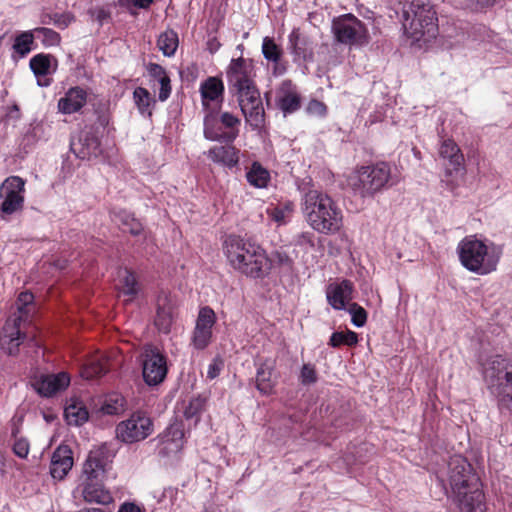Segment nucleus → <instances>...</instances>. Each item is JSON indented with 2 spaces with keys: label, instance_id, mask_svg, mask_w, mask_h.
<instances>
[{
  "label": "nucleus",
  "instance_id": "1",
  "mask_svg": "<svg viewBox=\"0 0 512 512\" xmlns=\"http://www.w3.org/2000/svg\"><path fill=\"white\" fill-rule=\"evenodd\" d=\"M223 252L229 266L248 278L264 279L272 269V260L257 243L236 235H229L223 243Z\"/></svg>",
  "mask_w": 512,
  "mask_h": 512
},
{
  "label": "nucleus",
  "instance_id": "2",
  "mask_svg": "<svg viewBox=\"0 0 512 512\" xmlns=\"http://www.w3.org/2000/svg\"><path fill=\"white\" fill-rule=\"evenodd\" d=\"M302 211L309 226L316 232L332 235L343 227V213L326 193L308 190L303 197Z\"/></svg>",
  "mask_w": 512,
  "mask_h": 512
},
{
  "label": "nucleus",
  "instance_id": "3",
  "mask_svg": "<svg viewBox=\"0 0 512 512\" xmlns=\"http://www.w3.org/2000/svg\"><path fill=\"white\" fill-rule=\"evenodd\" d=\"M403 28L411 45L422 48L438 35L436 11L429 0H411L403 8Z\"/></svg>",
  "mask_w": 512,
  "mask_h": 512
},
{
  "label": "nucleus",
  "instance_id": "4",
  "mask_svg": "<svg viewBox=\"0 0 512 512\" xmlns=\"http://www.w3.org/2000/svg\"><path fill=\"white\" fill-rule=\"evenodd\" d=\"M449 484L455 501L461 509L472 511L483 500L479 479L472 473V467L461 456H454L449 462Z\"/></svg>",
  "mask_w": 512,
  "mask_h": 512
},
{
  "label": "nucleus",
  "instance_id": "5",
  "mask_svg": "<svg viewBox=\"0 0 512 512\" xmlns=\"http://www.w3.org/2000/svg\"><path fill=\"white\" fill-rule=\"evenodd\" d=\"M460 263L468 271L487 275L496 271L502 251L499 247L478 239L475 235L464 237L457 246Z\"/></svg>",
  "mask_w": 512,
  "mask_h": 512
},
{
  "label": "nucleus",
  "instance_id": "6",
  "mask_svg": "<svg viewBox=\"0 0 512 512\" xmlns=\"http://www.w3.org/2000/svg\"><path fill=\"white\" fill-rule=\"evenodd\" d=\"M16 310L7 318L0 339L1 348L9 355H15L26 339L25 328L35 313L34 295L21 292L15 302Z\"/></svg>",
  "mask_w": 512,
  "mask_h": 512
},
{
  "label": "nucleus",
  "instance_id": "7",
  "mask_svg": "<svg viewBox=\"0 0 512 512\" xmlns=\"http://www.w3.org/2000/svg\"><path fill=\"white\" fill-rule=\"evenodd\" d=\"M482 374L499 408L512 411V359L493 356L482 365Z\"/></svg>",
  "mask_w": 512,
  "mask_h": 512
},
{
  "label": "nucleus",
  "instance_id": "8",
  "mask_svg": "<svg viewBox=\"0 0 512 512\" xmlns=\"http://www.w3.org/2000/svg\"><path fill=\"white\" fill-rule=\"evenodd\" d=\"M391 178V167L387 162L357 168L348 178V185L354 195L373 198L382 191Z\"/></svg>",
  "mask_w": 512,
  "mask_h": 512
},
{
  "label": "nucleus",
  "instance_id": "9",
  "mask_svg": "<svg viewBox=\"0 0 512 512\" xmlns=\"http://www.w3.org/2000/svg\"><path fill=\"white\" fill-rule=\"evenodd\" d=\"M204 137L210 141L233 142L239 135L241 120L230 112L209 111L204 116Z\"/></svg>",
  "mask_w": 512,
  "mask_h": 512
},
{
  "label": "nucleus",
  "instance_id": "10",
  "mask_svg": "<svg viewBox=\"0 0 512 512\" xmlns=\"http://www.w3.org/2000/svg\"><path fill=\"white\" fill-rule=\"evenodd\" d=\"M154 432L152 418L143 411L132 413L127 419L116 426V438L125 444H133L145 440Z\"/></svg>",
  "mask_w": 512,
  "mask_h": 512
},
{
  "label": "nucleus",
  "instance_id": "11",
  "mask_svg": "<svg viewBox=\"0 0 512 512\" xmlns=\"http://www.w3.org/2000/svg\"><path fill=\"white\" fill-rule=\"evenodd\" d=\"M332 30L337 42L348 46H363L369 42L365 24L353 14L334 19Z\"/></svg>",
  "mask_w": 512,
  "mask_h": 512
},
{
  "label": "nucleus",
  "instance_id": "12",
  "mask_svg": "<svg viewBox=\"0 0 512 512\" xmlns=\"http://www.w3.org/2000/svg\"><path fill=\"white\" fill-rule=\"evenodd\" d=\"M439 154L443 159L448 160L442 182L452 191L459 185V181L464 176V156L458 145L451 139L442 142Z\"/></svg>",
  "mask_w": 512,
  "mask_h": 512
},
{
  "label": "nucleus",
  "instance_id": "13",
  "mask_svg": "<svg viewBox=\"0 0 512 512\" xmlns=\"http://www.w3.org/2000/svg\"><path fill=\"white\" fill-rule=\"evenodd\" d=\"M168 373L167 357L155 346L146 345L142 353V375L149 386L161 384Z\"/></svg>",
  "mask_w": 512,
  "mask_h": 512
},
{
  "label": "nucleus",
  "instance_id": "14",
  "mask_svg": "<svg viewBox=\"0 0 512 512\" xmlns=\"http://www.w3.org/2000/svg\"><path fill=\"white\" fill-rule=\"evenodd\" d=\"M25 180L19 176H10L0 185V198L3 199L0 205V215H6L21 210L24 205Z\"/></svg>",
  "mask_w": 512,
  "mask_h": 512
},
{
  "label": "nucleus",
  "instance_id": "15",
  "mask_svg": "<svg viewBox=\"0 0 512 512\" xmlns=\"http://www.w3.org/2000/svg\"><path fill=\"white\" fill-rule=\"evenodd\" d=\"M216 320V314L209 306L202 307L199 310L191 336V345L194 349L201 351L211 344Z\"/></svg>",
  "mask_w": 512,
  "mask_h": 512
},
{
  "label": "nucleus",
  "instance_id": "16",
  "mask_svg": "<svg viewBox=\"0 0 512 512\" xmlns=\"http://www.w3.org/2000/svg\"><path fill=\"white\" fill-rule=\"evenodd\" d=\"M157 453L162 457L176 456L184 447L185 432L182 421L175 420L157 437Z\"/></svg>",
  "mask_w": 512,
  "mask_h": 512
},
{
  "label": "nucleus",
  "instance_id": "17",
  "mask_svg": "<svg viewBox=\"0 0 512 512\" xmlns=\"http://www.w3.org/2000/svg\"><path fill=\"white\" fill-rule=\"evenodd\" d=\"M115 456L109 445L102 444L90 451L84 463L83 472L88 480H101L110 469L109 465Z\"/></svg>",
  "mask_w": 512,
  "mask_h": 512
},
{
  "label": "nucleus",
  "instance_id": "18",
  "mask_svg": "<svg viewBox=\"0 0 512 512\" xmlns=\"http://www.w3.org/2000/svg\"><path fill=\"white\" fill-rule=\"evenodd\" d=\"M177 301L166 292H160L156 300L154 325L159 332L168 334L177 318Z\"/></svg>",
  "mask_w": 512,
  "mask_h": 512
},
{
  "label": "nucleus",
  "instance_id": "19",
  "mask_svg": "<svg viewBox=\"0 0 512 512\" xmlns=\"http://www.w3.org/2000/svg\"><path fill=\"white\" fill-rule=\"evenodd\" d=\"M199 92L205 114L209 111H219L224 96L222 79L215 76L208 77L200 84Z\"/></svg>",
  "mask_w": 512,
  "mask_h": 512
},
{
  "label": "nucleus",
  "instance_id": "20",
  "mask_svg": "<svg viewBox=\"0 0 512 512\" xmlns=\"http://www.w3.org/2000/svg\"><path fill=\"white\" fill-rule=\"evenodd\" d=\"M302 97L297 86L289 79L283 80L275 89V104L284 115L300 109Z\"/></svg>",
  "mask_w": 512,
  "mask_h": 512
},
{
  "label": "nucleus",
  "instance_id": "21",
  "mask_svg": "<svg viewBox=\"0 0 512 512\" xmlns=\"http://www.w3.org/2000/svg\"><path fill=\"white\" fill-rule=\"evenodd\" d=\"M253 76V65L250 60L242 57L232 59L227 70V80L234 91L255 85Z\"/></svg>",
  "mask_w": 512,
  "mask_h": 512
},
{
  "label": "nucleus",
  "instance_id": "22",
  "mask_svg": "<svg viewBox=\"0 0 512 512\" xmlns=\"http://www.w3.org/2000/svg\"><path fill=\"white\" fill-rule=\"evenodd\" d=\"M70 383V377L65 372L58 374H42L36 377L32 383L38 394L51 397L64 390Z\"/></svg>",
  "mask_w": 512,
  "mask_h": 512
},
{
  "label": "nucleus",
  "instance_id": "23",
  "mask_svg": "<svg viewBox=\"0 0 512 512\" xmlns=\"http://www.w3.org/2000/svg\"><path fill=\"white\" fill-rule=\"evenodd\" d=\"M354 285L350 280L343 279L339 282L330 283L326 288L328 303L335 310H345L347 304L352 300Z\"/></svg>",
  "mask_w": 512,
  "mask_h": 512
},
{
  "label": "nucleus",
  "instance_id": "24",
  "mask_svg": "<svg viewBox=\"0 0 512 512\" xmlns=\"http://www.w3.org/2000/svg\"><path fill=\"white\" fill-rule=\"evenodd\" d=\"M71 151L80 159H91L100 153V141L91 132L81 131L70 142Z\"/></svg>",
  "mask_w": 512,
  "mask_h": 512
},
{
  "label": "nucleus",
  "instance_id": "25",
  "mask_svg": "<svg viewBox=\"0 0 512 512\" xmlns=\"http://www.w3.org/2000/svg\"><path fill=\"white\" fill-rule=\"evenodd\" d=\"M288 48L294 55V61H312L313 47L308 37L303 36L298 28H294L288 36Z\"/></svg>",
  "mask_w": 512,
  "mask_h": 512
},
{
  "label": "nucleus",
  "instance_id": "26",
  "mask_svg": "<svg viewBox=\"0 0 512 512\" xmlns=\"http://www.w3.org/2000/svg\"><path fill=\"white\" fill-rule=\"evenodd\" d=\"M82 496L85 502L90 504L110 505L114 502L112 493L97 480H88L83 483Z\"/></svg>",
  "mask_w": 512,
  "mask_h": 512
},
{
  "label": "nucleus",
  "instance_id": "27",
  "mask_svg": "<svg viewBox=\"0 0 512 512\" xmlns=\"http://www.w3.org/2000/svg\"><path fill=\"white\" fill-rule=\"evenodd\" d=\"M73 466L72 452L68 446H59L52 455L50 474L54 479L62 480Z\"/></svg>",
  "mask_w": 512,
  "mask_h": 512
},
{
  "label": "nucleus",
  "instance_id": "28",
  "mask_svg": "<svg viewBox=\"0 0 512 512\" xmlns=\"http://www.w3.org/2000/svg\"><path fill=\"white\" fill-rule=\"evenodd\" d=\"M87 102V93L80 87L70 88L58 101V109L63 114L78 112Z\"/></svg>",
  "mask_w": 512,
  "mask_h": 512
},
{
  "label": "nucleus",
  "instance_id": "29",
  "mask_svg": "<svg viewBox=\"0 0 512 512\" xmlns=\"http://www.w3.org/2000/svg\"><path fill=\"white\" fill-rule=\"evenodd\" d=\"M207 156L213 162L228 168L235 167L239 162V150L231 145L214 146L209 149Z\"/></svg>",
  "mask_w": 512,
  "mask_h": 512
},
{
  "label": "nucleus",
  "instance_id": "30",
  "mask_svg": "<svg viewBox=\"0 0 512 512\" xmlns=\"http://www.w3.org/2000/svg\"><path fill=\"white\" fill-rule=\"evenodd\" d=\"M149 76L160 85L158 99L161 102L166 101L171 94V80L166 70L159 64L149 63L147 66Z\"/></svg>",
  "mask_w": 512,
  "mask_h": 512
},
{
  "label": "nucleus",
  "instance_id": "31",
  "mask_svg": "<svg viewBox=\"0 0 512 512\" xmlns=\"http://www.w3.org/2000/svg\"><path fill=\"white\" fill-rule=\"evenodd\" d=\"M112 220L119 225L124 232H129L135 236L139 235L143 230L140 221L125 210L113 211Z\"/></svg>",
  "mask_w": 512,
  "mask_h": 512
},
{
  "label": "nucleus",
  "instance_id": "32",
  "mask_svg": "<svg viewBox=\"0 0 512 512\" xmlns=\"http://www.w3.org/2000/svg\"><path fill=\"white\" fill-rule=\"evenodd\" d=\"M274 366L269 361L261 363L256 373V388L260 393L268 395L272 392L274 384L272 382Z\"/></svg>",
  "mask_w": 512,
  "mask_h": 512
},
{
  "label": "nucleus",
  "instance_id": "33",
  "mask_svg": "<svg viewBox=\"0 0 512 512\" xmlns=\"http://www.w3.org/2000/svg\"><path fill=\"white\" fill-rule=\"evenodd\" d=\"M108 371L107 361L103 356H95L89 359L81 369V376L91 380L104 375Z\"/></svg>",
  "mask_w": 512,
  "mask_h": 512
},
{
  "label": "nucleus",
  "instance_id": "34",
  "mask_svg": "<svg viewBox=\"0 0 512 512\" xmlns=\"http://www.w3.org/2000/svg\"><path fill=\"white\" fill-rule=\"evenodd\" d=\"M246 179L256 188H265L270 181V173L259 162H253L246 173Z\"/></svg>",
  "mask_w": 512,
  "mask_h": 512
},
{
  "label": "nucleus",
  "instance_id": "35",
  "mask_svg": "<svg viewBox=\"0 0 512 512\" xmlns=\"http://www.w3.org/2000/svg\"><path fill=\"white\" fill-rule=\"evenodd\" d=\"M178 45V34L172 29H168L161 33L157 40L159 50L167 57H171L175 54Z\"/></svg>",
  "mask_w": 512,
  "mask_h": 512
},
{
  "label": "nucleus",
  "instance_id": "36",
  "mask_svg": "<svg viewBox=\"0 0 512 512\" xmlns=\"http://www.w3.org/2000/svg\"><path fill=\"white\" fill-rule=\"evenodd\" d=\"M246 123L253 129H261L265 122V111L262 103L259 105H250L241 109Z\"/></svg>",
  "mask_w": 512,
  "mask_h": 512
},
{
  "label": "nucleus",
  "instance_id": "37",
  "mask_svg": "<svg viewBox=\"0 0 512 512\" xmlns=\"http://www.w3.org/2000/svg\"><path fill=\"white\" fill-rule=\"evenodd\" d=\"M64 415L69 425L79 426L88 420L87 409L78 402H72L66 406Z\"/></svg>",
  "mask_w": 512,
  "mask_h": 512
},
{
  "label": "nucleus",
  "instance_id": "38",
  "mask_svg": "<svg viewBox=\"0 0 512 512\" xmlns=\"http://www.w3.org/2000/svg\"><path fill=\"white\" fill-rule=\"evenodd\" d=\"M133 98L142 115H152V107L155 104V100L146 88L137 87L133 92Z\"/></svg>",
  "mask_w": 512,
  "mask_h": 512
},
{
  "label": "nucleus",
  "instance_id": "39",
  "mask_svg": "<svg viewBox=\"0 0 512 512\" xmlns=\"http://www.w3.org/2000/svg\"><path fill=\"white\" fill-rule=\"evenodd\" d=\"M52 60L55 58L51 55L37 54L30 59L29 65L37 77L46 76L52 71Z\"/></svg>",
  "mask_w": 512,
  "mask_h": 512
},
{
  "label": "nucleus",
  "instance_id": "40",
  "mask_svg": "<svg viewBox=\"0 0 512 512\" xmlns=\"http://www.w3.org/2000/svg\"><path fill=\"white\" fill-rule=\"evenodd\" d=\"M235 92L237 94L239 106L241 109L250 105H259V103H262L260 93L255 85L246 86V88H242L241 90Z\"/></svg>",
  "mask_w": 512,
  "mask_h": 512
},
{
  "label": "nucleus",
  "instance_id": "41",
  "mask_svg": "<svg viewBox=\"0 0 512 512\" xmlns=\"http://www.w3.org/2000/svg\"><path fill=\"white\" fill-rule=\"evenodd\" d=\"M358 343V335L354 331L346 330L344 332H334L330 336L328 345L337 348L341 345L349 347L355 346Z\"/></svg>",
  "mask_w": 512,
  "mask_h": 512
},
{
  "label": "nucleus",
  "instance_id": "42",
  "mask_svg": "<svg viewBox=\"0 0 512 512\" xmlns=\"http://www.w3.org/2000/svg\"><path fill=\"white\" fill-rule=\"evenodd\" d=\"M205 407V400L201 397L192 398L184 408V417L186 420H192L196 425L201 418V414Z\"/></svg>",
  "mask_w": 512,
  "mask_h": 512
},
{
  "label": "nucleus",
  "instance_id": "43",
  "mask_svg": "<svg viewBox=\"0 0 512 512\" xmlns=\"http://www.w3.org/2000/svg\"><path fill=\"white\" fill-rule=\"evenodd\" d=\"M33 39V33L30 31H25L17 35L13 44L14 52L21 57L26 56L31 51Z\"/></svg>",
  "mask_w": 512,
  "mask_h": 512
},
{
  "label": "nucleus",
  "instance_id": "44",
  "mask_svg": "<svg viewBox=\"0 0 512 512\" xmlns=\"http://www.w3.org/2000/svg\"><path fill=\"white\" fill-rule=\"evenodd\" d=\"M121 283V293L129 297L126 301H131L138 293V284L135 275L125 270Z\"/></svg>",
  "mask_w": 512,
  "mask_h": 512
},
{
  "label": "nucleus",
  "instance_id": "45",
  "mask_svg": "<svg viewBox=\"0 0 512 512\" xmlns=\"http://www.w3.org/2000/svg\"><path fill=\"white\" fill-rule=\"evenodd\" d=\"M262 53L268 61L278 63L281 57V49L270 37H265L262 43Z\"/></svg>",
  "mask_w": 512,
  "mask_h": 512
},
{
  "label": "nucleus",
  "instance_id": "46",
  "mask_svg": "<svg viewBox=\"0 0 512 512\" xmlns=\"http://www.w3.org/2000/svg\"><path fill=\"white\" fill-rule=\"evenodd\" d=\"M347 311L351 315V322L356 327H363L367 321V312L359 304L353 302L349 304Z\"/></svg>",
  "mask_w": 512,
  "mask_h": 512
},
{
  "label": "nucleus",
  "instance_id": "47",
  "mask_svg": "<svg viewBox=\"0 0 512 512\" xmlns=\"http://www.w3.org/2000/svg\"><path fill=\"white\" fill-rule=\"evenodd\" d=\"M34 32L38 36L43 37V43L45 45L53 46V45L59 44V42H60V35L56 31H54L50 28L39 27V28H36L34 30Z\"/></svg>",
  "mask_w": 512,
  "mask_h": 512
},
{
  "label": "nucleus",
  "instance_id": "48",
  "mask_svg": "<svg viewBox=\"0 0 512 512\" xmlns=\"http://www.w3.org/2000/svg\"><path fill=\"white\" fill-rule=\"evenodd\" d=\"M327 111V106L317 99L310 100L306 107V112L309 115L316 117H325L327 115Z\"/></svg>",
  "mask_w": 512,
  "mask_h": 512
},
{
  "label": "nucleus",
  "instance_id": "49",
  "mask_svg": "<svg viewBox=\"0 0 512 512\" xmlns=\"http://www.w3.org/2000/svg\"><path fill=\"white\" fill-rule=\"evenodd\" d=\"M300 381L303 385H310L317 381L316 370L311 364H304L300 372Z\"/></svg>",
  "mask_w": 512,
  "mask_h": 512
},
{
  "label": "nucleus",
  "instance_id": "50",
  "mask_svg": "<svg viewBox=\"0 0 512 512\" xmlns=\"http://www.w3.org/2000/svg\"><path fill=\"white\" fill-rule=\"evenodd\" d=\"M273 260L286 271H291L294 265L293 259L284 251H275L273 253Z\"/></svg>",
  "mask_w": 512,
  "mask_h": 512
},
{
  "label": "nucleus",
  "instance_id": "51",
  "mask_svg": "<svg viewBox=\"0 0 512 512\" xmlns=\"http://www.w3.org/2000/svg\"><path fill=\"white\" fill-rule=\"evenodd\" d=\"M124 399L118 395L114 398H110L103 407V410L107 414H117L123 409Z\"/></svg>",
  "mask_w": 512,
  "mask_h": 512
},
{
  "label": "nucleus",
  "instance_id": "52",
  "mask_svg": "<svg viewBox=\"0 0 512 512\" xmlns=\"http://www.w3.org/2000/svg\"><path fill=\"white\" fill-rule=\"evenodd\" d=\"M30 451V444L26 438H18L13 444V452L19 458H26Z\"/></svg>",
  "mask_w": 512,
  "mask_h": 512
},
{
  "label": "nucleus",
  "instance_id": "53",
  "mask_svg": "<svg viewBox=\"0 0 512 512\" xmlns=\"http://www.w3.org/2000/svg\"><path fill=\"white\" fill-rule=\"evenodd\" d=\"M294 243L296 246H299L302 248H312L315 245L314 244V234L309 231L302 232L295 237Z\"/></svg>",
  "mask_w": 512,
  "mask_h": 512
},
{
  "label": "nucleus",
  "instance_id": "54",
  "mask_svg": "<svg viewBox=\"0 0 512 512\" xmlns=\"http://www.w3.org/2000/svg\"><path fill=\"white\" fill-rule=\"evenodd\" d=\"M223 366V360L219 357H215L208 366L207 378L212 380L218 377L221 370L223 369Z\"/></svg>",
  "mask_w": 512,
  "mask_h": 512
},
{
  "label": "nucleus",
  "instance_id": "55",
  "mask_svg": "<svg viewBox=\"0 0 512 512\" xmlns=\"http://www.w3.org/2000/svg\"><path fill=\"white\" fill-rule=\"evenodd\" d=\"M118 512H144V510L134 503L125 502L120 505Z\"/></svg>",
  "mask_w": 512,
  "mask_h": 512
},
{
  "label": "nucleus",
  "instance_id": "56",
  "mask_svg": "<svg viewBox=\"0 0 512 512\" xmlns=\"http://www.w3.org/2000/svg\"><path fill=\"white\" fill-rule=\"evenodd\" d=\"M96 20L102 25L107 19L110 18V12L104 8H99L94 12Z\"/></svg>",
  "mask_w": 512,
  "mask_h": 512
},
{
  "label": "nucleus",
  "instance_id": "57",
  "mask_svg": "<svg viewBox=\"0 0 512 512\" xmlns=\"http://www.w3.org/2000/svg\"><path fill=\"white\" fill-rule=\"evenodd\" d=\"M220 47H221V43L219 42V40L216 37L210 38L207 41V50L211 54L216 53L220 49Z\"/></svg>",
  "mask_w": 512,
  "mask_h": 512
},
{
  "label": "nucleus",
  "instance_id": "58",
  "mask_svg": "<svg viewBox=\"0 0 512 512\" xmlns=\"http://www.w3.org/2000/svg\"><path fill=\"white\" fill-rule=\"evenodd\" d=\"M6 117H8L10 119L18 120L20 118L19 107L16 104L8 107V112L6 114Z\"/></svg>",
  "mask_w": 512,
  "mask_h": 512
},
{
  "label": "nucleus",
  "instance_id": "59",
  "mask_svg": "<svg viewBox=\"0 0 512 512\" xmlns=\"http://www.w3.org/2000/svg\"><path fill=\"white\" fill-rule=\"evenodd\" d=\"M154 0H132L133 5L137 8L147 9Z\"/></svg>",
  "mask_w": 512,
  "mask_h": 512
},
{
  "label": "nucleus",
  "instance_id": "60",
  "mask_svg": "<svg viewBox=\"0 0 512 512\" xmlns=\"http://www.w3.org/2000/svg\"><path fill=\"white\" fill-rule=\"evenodd\" d=\"M76 512H107L100 508H82Z\"/></svg>",
  "mask_w": 512,
  "mask_h": 512
},
{
  "label": "nucleus",
  "instance_id": "61",
  "mask_svg": "<svg viewBox=\"0 0 512 512\" xmlns=\"http://www.w3.org/2000/svg\"><path fill=\"white\" fill-rule=\"evenodd\" d=\"M99 122H100V124H101L102 126L107 125V124L109 123V118H108V116H107V115H101V116L99 117Z\"/></svg>",
  "mask_w": 512,
  "mask_h": 512
},
{
  "label": "nucleus",
  "instance_id": "62",
  "mask_svg": "<svg viewBox=\"0 0 512 512\" xmlns=\"http://www.w3.org/2000/svg\"><path fill=\"white\" fill-rule=\"evenodd\" d=\"M284 71H285L284 67H282V68H278L277 66L275 67V73H277V74H282V73H284Z\"/></svg>",
  "mask_w": 512,
  "mask_h": 512
},
{
  "label": "nucleus",
  "instance_id": "63",
  "mask_svg": "<svg viewBox=\"0 0 512 512\" xmlns=\"http://www.w3.org/2000/svg\"><path fill=\"white\" fill-rule=\"evenodd\" d=\"M49 84H50V82H49V81L45 82L44 84H41V83L39 82V85H43V86H48Z\"/></svg>",
  "mask_w": 512,
  "mask_h": 512
},
{
  "label": "nucleus",
  "instance_id": "64",
  "mask_svg": "<svg viewBox=\"0 0 512 512\" xmlns=\"http://www.w3.org/2000/svg\"><path fill=\"white\" fill-rule=\"evenodd\" d=\"M119 3L120 5L124 6L126 3L124 2V0H119Z\"/></svg>",
  "mask_w": 512,
  "mask_h": 512
}]
</instances>
